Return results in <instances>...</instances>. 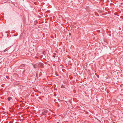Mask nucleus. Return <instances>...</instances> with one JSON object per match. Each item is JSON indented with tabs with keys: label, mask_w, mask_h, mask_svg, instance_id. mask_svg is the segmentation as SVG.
Instances as JSON below:
<instances>
[{
	"label": "nucleus",
	"mask_w": 123,
	"mask_h": 123,
	"mask_svg": "<svg viewBox=\"0 0 123 123\" xmlns=\"http://www.w3.org/2000/svg\"><path fill=\"white\" fill-rule=\"evenodd\" d=\"M12 99V98L10 97H8L7 98V99L9 101H10Z\"/></svg>",
	"instance_id": "1"
},
{
	"label": "nucleus",
	"mask_w": 123,
	"mask_h": 123,
	"mask_svg": "<svg viewBox=\"0 0 123 123\" xmlns=\"http://www.w3.org/2000/svg\"><path fill=\"white\" fill-rule=\"evenodd\" d=\"M5 51V50L4 51Z\"/></svg>",
	"instance_id": "4"
},
{
	"label": "nucleus",
	"mask_w": 123,
	"mask_h": 123,
	"mask_svg": "<svg viewBox=\"0 0 123 123\" xmlns=\"http://www.w3.org/2000/svg\"><path fill=\"white\" fill-rule=\"evenodd\" d=\"M21 66H22V67H24V65H22Z\"/></svg>",
	"instance_id": "2"
},
{
	"label": "nucleus",
	"mask_w": 123,
	"mask_h": 123,
	"mask_svg": "<svg viewBox=\"0 0 123 123\" xmlns=\"http://www.w3.org/2000/svg\"><path fill=\"white\" fill-rule=\"evenodd\" d=\"M53 57H55V56L54 55H53Z\"/></svg>",
	"instance_id": "3"
}]
</instances>
